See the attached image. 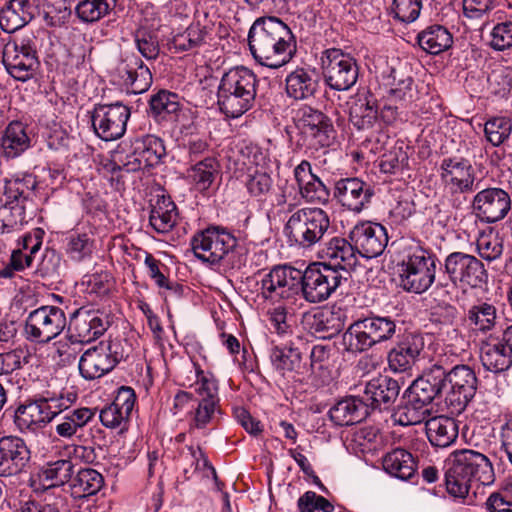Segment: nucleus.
<instances>
[{"instance_id": "obj_1", "label": "nucleus", "mask_w": 512, "mask_h": 512, "mask_svg": "<svg viewBox=\"0 0 512 512\" xmlns=\"http://www.w3.org/2000/svg\"><path fill=\"white\" fill-rule=\"evenodd\" d=\"M248 44L254 59L273 69L286 65L296 52L292 31L277 17L256 19L248 33Z\"/></svg>"}, {"instance_id": "obj_2", "label": "nucleus", "mask_w": 512, "mask_h": 512, "mask_svg": "<svg viewBox=\"0 0 512 512\" xmlns=\"http://www.w3.org/2000/svg\"><path fill=\"white\" fill-rule=\"evenodd\" d=\"M444 478L447 493L464 500L474 484L492 485L495 473L486 455L472 449H460L446 459Z\"/></svg>"}, {"instance_id": "obj_3", "label": "nucleus", "mask_w": 512, "mask_h": 512, "mask_svg": "<svg viewBox=\"0 0 512 512\" xmlns=\"http://www.w3.org/2000/svg\"><path fill=\"white\" fill-rule=\"evenodd\" d=\"M257 85V76L249 68H230L222 75L217 90L220 111L229 118L242 116L254 105Z\"/></svg>"}, {"instance_id": "obj_4", "label": "nucleus", "mask_w": 512, "mask_h": 512, "mask_svg": "<svg viewBox=\"0 0 512 512\" xmlns=\"http://www.w3.org/2000/svg\"><path fill=\"white\" fill-rule=\"evenodd\" d=\"M397 330L400 327L393 317L372 314L350 324L341 336L340 349L343 353L355 356L391 340Z\"/></svg>"}, {"instance_id": "obj_5", "label": "nucleus", "mask_w": 512, "mask_h": 512, "mask_svg": "<svg viewBox=\"0 0 512 512\" xmlns=\"http://www.w3.org/2000/svg\"><path fill=\"white\" fill-rule=\"evenodd\" d=\"M289 204L288 217L283 232L291 246L312 249L331 231L330 215L318 207H303L293 211Z\"/></svg>"}, {"instance_id": "obj_6", "label": "nucleus", "mask_w": 512, "mask_h": 512, "mask_svg": "<svg viewBox=\"0 0 512 512\" xmlns=\"http://www.w3.org/2000/svg\"><path fill=\"white\" fill-rule=\"evenodd\" d=\"M436 262L431 252L419 246L409 248L398 264L403 289L416 294L426 292L435 281Z\"/></svg>"}, {"instance_id": "obj_7", "label": "nucleus", "mask_w": 512, "mask_h": 512, "mask_svg": "<svg viewBox=\"0 0 512 512\" xmlns=\"http://www.w3.org/2000/svg\"><path fill=\"white\" fill-rule=\"evenodd\" d=\"M296 126L300 141L310 155L319 150L325 153L335 140L336 131L331 119L311 106L305 105L297 110Z\"/></svg>"}, {"instance_id": "obj_8", "label": "nucleus", "mask_w": 512, "mask_h": 512, "mask_svg": "<svg viewBox=\"0 0 512 512\" xmlns=\"http://www.w3.org/2000/svg\"><path fill=\"white\" fill-rule=\"evenodd\" d=\"M296 126L300 141L310 155L319 150L325 153L335 140L336 131L331 119L311 106L305 105L297 110Z\"/></svg>"}, {"instance_id": "obj_9", "label": "nucleus", "mask_w": 512, "mask_h": 512, "mask_svg": "<svg viewBox=\"0 0 512 512\" xmlns=\"http://www.w3.org/2000/svg\"><path fill=\"white\" fill-rule=\"evenodd\" d=\"M301 271L288 265L274 266L260 280V295L273 303H288L289 307L301 301Z\"/></svg>"}, {"instance_id": "obj_10", "label": "nucleus", "mask_w": 512, "mask_h": 512, "mask_svg": "<svg viewBox=\"0 0 512 512\" xmlns=\"http://www.w3.org/2000/svg\"><path fill=\"white\" fill-rule=\"evenodd\" d=\"M347 281V276L323 263L309 265L301 272L300 297L301 301L320 303L327 300L341 285Z\"/></svg>"}, {"instance_id": "obj_11", "label": "nucleus", "mask_w": 512, "mask_h": 512, "mask_svg": "<svg viewBox=\"0 0 512 512\" xmlns=\"http://www.w3.org/2000/svg\"><path fill=\"white\" fill-rule=\"evenodd\" d=\"M321 68L326 85L336 91L351 89L359 77V66L356 59L337 48L323 51Z\"/></svg>"}, {"instance_id": "obj_12", "label": "nucleus", "mask_w": 512, "mask_h": 512, "mask_svg": "<svg viewBox=\"0 0 512 512\" xmlns=\"http://www.w3.org/2000/svg\"><path fill=\"white\" fill-rule=\"evenodd\" d=\"M66 325V315L60 307L44 305L28 314L24 334L29 341L48 343L59 336Z\"/></svg>"}, {"instance_id": "obj_13", "label": "nucleus", "mask_w": 512, "mask_h": 512, "mask_svg": "<svg viewBox=\"0 0 512 512\" xmlns=\"http://www.w3.org/2000/svg\"><path fill=\"white\" fill-rule=\"evenodd\" d=\"M236 244V238L229 231L215 226L197 232L191 239L195 257L210 265L219 264Z\"/></svg>"}, {"instance_id": "obj_14", "label": "nucleus", "mask_w": 512, "mask_h": 512, "mask_svg": "<svg viewBox=\"0 0 512 512\" xmlns=\"http://www.w3.org/2000/svg\"><path fill=\"white\" fill-rule=\"evenodd\" d=\"M444 271L451 283L458 288H481L487 283L488 273L484 264L475 256L450 253L444 261Z\"/></svg>"}, {"instance_id": "obj_15", "label": "nucleus", "mask_w": 512, "mask_h": 512, "mask_svg": "<svg viewBox=\"0 0 512 512\" xmlns=\"http://www.w3.org/2000/svg\"><path fill=\"white\" fill-rule=\"evenodd\" d=\"M449 390L446 392L445 403L451 413L459 414L465 410L474 398L478 379L474 370L468 365H456L446 369Z\"/></svg>"}, {"instance_id": "obj_16", "label": "nucleus", "mask_w": 512, "mask_h": 512, "mask_svg": "<svg viewBox=\"0 0 512 512\" xmlns=\"http://www.w3.org/2000/svg\"><path fill=\"white\" fill-rule=\"evenodd\" d=\"M512 207L510 194L500 187H487L477 191L471 200L472 214L482 223L502 221Z\"/></svg>"}, {"instance_id": "obj_17", "label": "nucleus", "mask_w": 512, "mask_h": 512, "mask_svg": "<svg viewBox=\"0 0 512 512\" xmlns=\"http://www.w3.org/2000/svg\"><path fill=\"white\" fill-rule=\"evenodd\" d=\"M130 109L120 103L95 106L91 121L96 135L104 141L122 137L126 131Z\"/></svg>"}, {"instance_id": "obj_18", "label": "nucleus", "mask_w": 512, "mask_h": 512, "mask_svg": "<svg viewBox=\"0 0 512 512\" xmlns=\"http://www.w3.org/2000/svg\"><path fill=\"white\" fill-rule=\"evenodd\" d=\"M2 62L9 75L22 82L32 78L38 67L36 50L28 39L8 42L3 49Z\"/></svg>"}, {"instance_id": "obj_19", "label": "nucleus", "mask_w": 512, "mask_h": 512, "mask_svg": "<svg viewBox=\"0 0 512 512\" xmlns=\"http://www.w3.org/2000/svg\"><path fill=\"white\" fill-rule=\"evenodd\" d=\"M109 325L105 312L81 307L70 318L69 339L72 343H89L103 335Z\"/></svg>"}, {"instance_id": "obj_20", "label": "nucleus", "mask_w": 512, "mask_h": 512, "mask_svg": "<svg viewBox=\"0 0 512 512\" xmlns=\"http://www.w3.org/2000/svg\"><path fill=\"white\" fill-rule=\"evenodd\" d=\"M440 170L444 186L452 196L472 193L479 189V182H475V171L464 159H444Z\"/></svg>"}, {"instance_id": "obj_21", "label": "nucleus", "mask_w": 512, "mask_h": 512, "mask_svg": "<svg viewBox=\"0 0 512 512\" xmlns=\"http://www.w3.org/2000/svg\"><path fill=\"white\" fill-rule=\"evenodd\" d=\"M349 238L354 243L357 253L364 258L380 256L388 244L386 228L371 221L357 223L351 229Z\"/></svg>"}, {"instance_id": "obj_22", "label": "nucleus", "mask_w": 512, "mask_h": 512, "mask_svg": "<svg viewBox=\"0 0 512 512\" xmlns=\"http://www.w3.org/2000/svg\"><path fill=\"white\" fill-rule=\"evenodd\" d=\"M30 463L31 451L22 438H0V477H12L26 472Z\"/></svg>"}, {"instance_id": "obj_23", "label": "nucleus", "mask_w": 512, "mask_h": 512, "mask_svg": "<svg viewBox=\"0 0 512 512\" xmlns=\"http://www.w3.org/2000/svg\"><path fill=\"white\" fill-rule=\"evenodd\" d=\"M114 344L100 342L87 349L79 360L80 374L88 380L100 378L110 372L118 363L119 357Z\"/></svg>"}, {"instance_id": "obj_24", "label": "nucleus", "mask_w": 512, "mask_h": 512, "mask_svg": "<svg viewBox=\"0 0 512 512\" xmlns=\"http://www.w3.org/2000/svg\"><path fill=\"white\" fill-rule=\"evenodd\" d=\"M114 77L119 84L134 94L147 91L152 83L149 68L135 54H128L117 63Z\"/></svg>"}, {"instance_id": "obj_25", "label": "nucleus", "mask_w": 512, "mask_h": 512, "mask_svg": "<svg viewBox=\"0 0 512 512\" xmlns=\"http://www.w3.org/2000/svg\"><path fill=\"white\" fill-rule=\"evenodd\" d=\"M373 195V187L357 177L342 178L335 183V198L342 207L353 212H361Z\"/></svg>"}, {"instance_id": "obj_26", "label": "nucleus", "mask_w": 512, "mask_h": 512, "mask_svg": "<svg viewBox=\"0 0 512 512\" xmlns=\"http://www.w3.org/2000/svg\"><path fill=\"white\" fill-rule=\"evenodd\" d=\"M357 254L351 240L338 236L331 238L318 252L323 265L342 272L343 276L348 275L349 270L355 266Z\"/></svg>"}, {"instance_id": "obj_27", "label": "nucleus", "mask_w": 512, "mask_h": 512, "mask_svg": "<svg viewBox=\"0 0 512 512\" xmlns=\"http://www.w3.org/2000/svg\"><path fill=\"white\" fill-rule=\"evenodd\" d=\"M135 401L136 395L131 387H120L113 402L100 411L99 418L103 426L119 428L121 431L126 429Z\"/></svg>"}, {"instance_id": "obj_28", "label": "nucleus", "mask_w": 512, "mask_h": 512, "mask_svg": "<svg viewBox=\"0 0 512 512\" xmlns=\"http://www.w3.org/2000/svg\"><path fill=\"white\" fill-rule=\"evenodd\" d=\"M446 384V368L440 362H436L414 380L406 391L430 406L432 401L442 393Z\"/></svg>"}, {"instance_id": "obj_29", "label": "nucleus", "mask_w": 512, "mask_h": 512, "mask_svg": "<svg viewBox=\"0 0 512 512\" xmlns=\"http://www.w3.org/2000/svg\"><path fill=\"white\" fill-rule=\"evenodd\" d=\"M424 348L423 337L408 333L388 353V364L394 372H404L415 364Z\"/></svg>"}, {"instance_id": "obj_30", "label": "nucleus", "mask_w": 512, "mask_h": 512, "mask_svg": "<svg viewBox=\"0 0 512 512\" xmlns=\"http://www.w3.org/2000/svg\"><path fill=\"white\" fill-rule=\"evenodd\" d=\"M307 349V342L301 334L293 335L283 346H275L271 349L270 361L272 366L281 375L300 368L302 355Z\"/></svg>"}, {"instance_id": "obj_31", "label": "nucleus", "mask_w": 512, "mask_h": 512, "mask_svg": "<svg viewBox=\"0 0 512 512\" xmlns=\"http://www.w3.org/2000/svg\"><path fill=\"white\" fill-rule=\"evenodd\" d=\"M400 392L399 382L388 376L373 378L366 385L361 397L367 409L388 408L397 399Z\"/></svg>"}, {"instance_id": "obj_32", "label": "nucleus", "mask_w": 512, "mask_h": 512, "mask_svg": "<svg viewBox=\"0 0 512 512\" xmlns=\"http://www.w3.org/2000/svg\"><path fill=\"white\" fill-rule=\"evenodd\" d=\"M73 473L74 465L71 460L58 459L41 466L31 476L30 485L34 489L59 487L69 482Z\"/></svg>"}, {"instance_id": "obj_33", "label": "nucleus", "mask_w": 512, "mask_h": 512, "mask_svg": "<svg viewBox=\"0 0 512 512\" xmlns=\"http://www.w3.org/2000/svg\"><path fill=\"white\" fill-rule=\"evenodd\" d=\"M294 178L301 196L307 202L325 203L329 200V190L322 180L312 172L311 164L302 160L294 168Z\"/></svg>"}, {"instance_id": "obj_34", "label": "nucleus", "mask_w": 512, "mask_h": 512, "mask_svg": "<svg viewBox=\"0 0 512 512\" xmlns=\"http://www.w3.org/2000/svg\"><path fill=\"white\" fill-rule=\"evenodd\" d=\"M480 359L483 367L491 372L500 373L512 367V350L501 338L489 337L480 347Z\"/></svg>"}, {"instance_id": "obj_35", "label": "nucleus", "mask_w": 512, "mask_h": 512, "mask_svg": "<svg viewBox=\"0 0 512 512\" xmlns=\"http://www.w3.org/2000/svg\"><path fill=\"white\" fill-rule=\"evenodd\" d=\"M14 422L21 432H35L50 423L51 420L43 399L39 398L20 404L15 410Z\"/></svg>"}, {"instance_id": "obj_36", "label": "nucleus", "mask_w": 512, "mask_h": 512, "mask_svg": "<svg viewBox=\"0 0 512 512\" xmlns=\"http://www.w3.org/2000/svg\"><path fill=\"white\" fill-rule=\"evenodd\" d=\"M369 415L366 402L361 397L350 396L338 401L330 410L329 416L338 426L358 423Z\"/></svg>"}, {"instance_id": "obj_37", "label": "nucleus", "mask_w": 512, "mask_h": 512, "mask_svg": "<svg viewBox=\"0 0 512 512\" xmlns=\"http://www.w3.org/2000/svg\"><path fill=\"white\" fill-rule=\"evenodd\" d=\"M425 431L432 446L446 448L451 446L458 437L457 422L447 416H435L426 420Z\"/></svg>"}, {"instance_id": "obj_38", "label": "nucleus", "mask_w": 512, "mask_h": 512, "mask_svg": "<svg viewBox=\"0 0 512 512\" xmlns=\"http://www.w3.org/2000/svg\"><path fill=\"white\" fill-rule=\"evenodd\" d=\"M95 250V238L92 230L74 229L65 238V253L76 263L85 262L92 258Z\"/></svg>"}, {"instance_id": "obj_39", "label": "nucleus", "mask_w": 512, "mask_h": 512, "mask_svg": "<svg viewBox=\"0 0 512 512\" xmlns=\"http://www.w3.org/2000/svg\"><path fill=\"white\" fill-rule=\"evenodd\" d=\"M430 416V406L405 391L402 404L394 412L393 419L401 426H410L426 423Z\"/></svg>"}, {"instance_id": "obj_40", "label": "nucleus", "mask_w": 512, "mask_h": 512, "mask_svg": "<svg viewBox=\"0 0 512 512\" xmlns=\"http://www.w3.org/2000/svg\"><path fill=\"white\" fill-rule=\"evenodd\" d=\"M286 93L294 100H307L315 96L319 79L313 71L296 69L286 77Z\"/></svg>"}, {"instance_id": "obj_41", "label": "nucleus", "mask_w": 512, "mask_h": 512, "mask_svg": "<svg viewBox=\"0 0 512 512\" xmlns=\"http://www.w3.org/2000/svg\"><path fill=\"white\" fill-rule=\"evenodd\" d=\"M36 179L32 174H16L5 179V201L12 204L23 205L27 209L32 203V196L36 188Z\"/></svg>"}, {"instance_id": "obj_42", "label": "nucleus", "mask_w": 512, "mask_h": 512, "mask_svg": "<svg viewBox=\"0 0 512 512\" xmlns=\"http://www.w3.org/2000/svg\"><path fill=\"white\" fill-rule=\"evenodd\" d=\"M26 126L20 121H12L3 131L0 147L6 158H16L25 152L31 144Z\"/></svg>"}, {"instance_id": "obj_43", "label": "nucleus", "mask_w": 512, "mask_h": 512, "mask_svg": "<svg viewBox=\"0 0 512 512\" xmlns=\"http://www.w3.org/2000/svg\"><path fill=\"white\" fill-rule=\"evenodd\" d=\"M177 219V207L169 197L161 196L152 205L149 224L157 233L170 232L176 225Z\"/></svg>"}, {"instance_id": "obj_44", "label": "nucleus", "mask_w": 512, "mask_h": 512, "mask_svg": "<svg viewBox=\"0 0 512 512\" xmlns=\"http://www.w3.org/2000/svg\"><path fill=\"white\" fill-rule=\"evenodd\" d=\"M96 409L81 407L64 414L55 425V433L64 439H72L78 431L91 422Z\"/></svg>"}, {"instance_id": "obj_45", "label": "nucleus", "mask_w": 512, "mask_h": 512, "mask_svg": "<svg viewBox=\"0 0 512 512\" xmlns=\"http://www.w3.org/2000/svg\"><path fill=\"white\" fill-rule=\"evenodd\" d=\"M384 470L401 480H408L416 472V462L412 454L405 449L397 448L388 452L382 460Z\"/></svg>"}, {"instance_id": "obj_46", "label": "nucleus", "mask_w": 512, "mask_h": 512, "mask_svg": "<svg viewBox=\"0 0 512 512\" xmlns=\"http://www.w3.org/2000/svg\"><path fill=\"white\" fill-rule=\"evenodd\" d=\"M349 117L358 130L372 128L379 119L375 101L366 96L357 97L349 107Z\"/></svg>"}, {"instance_id": "obj_47", "label": "nucleus", "mask_w": 512, "mask_h": 512, "mask_svg": "<svg viewBox=\"0 0 512 512\" xmlns=\"http://www.w3.org/2000/svg\"><path fill=\"white\" fill-rule=\"evenodd\" d=\"M419 46L427 53L437 55L452 45L451 33L441 25H432L417 36Z\"/></svg>"}, {"instance_id": "obj_48", "label": "nucleus", "mask_w": 512, "mask_h": 512, "mask_svg": "<svg viewBox=\"0 0 512 512\" xmlns=\"http://www.w3.org/2000/svg\"><path fill=\"white\" fill-rule=\"evenodd\" d=\"M497 308L484 301L472 305L466 314L469 327L475 332L487 333L491 331L497 322Z\"/></svg>"}, {"instance_id": "obj_49", "label": "nucleus", "mask_w": 512, "mask_h": 512, "mask_svg": "<svg viewBox=\"0 0 512 512\" xmlns=\"http://www.w3.org/2000/svg\"><path fill=\"white\" fill-rule=\"evenodd\" d=\"M219 164L214 157H205L187 170V179L199 192L210 188L218 173Z\"/></svg>"}, {"instance_id": "obj_50", "label": "nucleus", "mask_w": 512, "mask_h": 512, "mask_svg": "<svg viewBox=\"0 0 512 512\" xmlns=\"http://www.w3.org/2000/svg\"><path fill=\"white\" fill-rule=\"evenodd\" d=\"M149 107L156 121L173 120L180 111L179 97L175 93L161 90L151 96Z\"/></svg>"}, {"instance_id": "obj_51", "label": "nucleus", "mask_w": 512, "mask_h": 512, "mask_svg": "<svg viewBox=\"0 0 512 512\" xmlns=\"http://www.w3.org/2000/svg\"><path fill=\"white\" fill-rule=\"evenodd\" d=\"M103 476L92 468L81 469L72 481L73 494L85 498L97 494L103 487Z\"/></svg>"}, {"instance_id": "obj_52", "label": "nucleus", "mask_w": 512, "mask_h": 512, "mask_svg": "<svg viewBox=\"0 0 512 512\" xmlns=\"http://www.w3.org/2000/svg\"><path fill=\"white\" fill-rule=\"evenodd\" d=\"M116 0H83L75 8L79 19L93 23L107 16L115 7Z\"/></svg>"}, {"instance_id": "obj_53", "label": "nucleus", "mask_w": 512, "mask_h": 512, "mask_svg": "<svg viewBox=\"0 0 512 512\" xmlns=\"http://www.w3.org/2000/svg\"><path fill=\"white\" fill-rule=\"evenodd\" d=\"M135 142L146 168L160 164L166 155L163 140L154 135H147L142 139H137Z\"/></svg>"}, {"instance_id": "obj_54", "label": "nucleus", "mask_w": 512, "mask_h": 512, "mask_svg": "<svg viewBox=\"0 0 512 512\" xmlns=\"http://www.w3.org/2000/svg\"><path fill=\"white\" fill-rule=\"evenodd\" d=\"M27 222L26 208L23 205L4 201L0 205V233H10Z\"/></svg>"}, {"instance_id": "obj_55", "label": "nucleus", "mask_w": 512, "mask_h": 512, "mask_svg": "<svg viewBox=\"0 0 512 512\" xmlns=\"http://www.w3.org/2000/svg\"><path fill=\"white\" fill-rule=\"evenodd\" d=\"M406 146L402 141H395L394 144L385 152L379 162L381 172L387 174H396L402 171L408 164V154Z\"/></svg>"}, {"instance_id": "obj_56", "label": "nucleus", "mask_w": 512, "mask_h": 512, "mask_svg": "<svg viewBox=\"0 0 512 512\" xmlns=\"http://www.w3.org/2000/svg\"><path fill=\"white\" fill-rule=\"evenodd\" d=\"M332 346L328 344H316L310 352V369L312 375L319 377L322 382L331 379L330 358Z\"/></svg>"}, {"instance_id": "obj_57", "label": "nucleus", "mask_w": 512, "mask_h": 512, "mask_svg": "<svg viewBox=\"0 0 512 512\" xmlns=\"http://www.w3.org/2000/svg\"><path fill=\"white\" fill-rule=\"evenodd\" d=\"M511 133L512 123L507 117H492L484 124L485 138L494 147L504 144L510 138Z\"/></svg>"}, {"instance_id": "obj_58", "label": "nucleus", "mask_w": 512, "mask_h": 512, "mask_svg": "<svg viewBox=\"0 0 512 512\" xmlns=\"http://www.w3.org/2000/svg\"><path fill=\"white\" fill-rule=\"evenodd\" d=\"M333 317L330 313L324 311H317L308 313L304 316V323L313 334H318L319 337H331L333 334L340 331V324H331Z\"/></svg>"}, {"instance_id": "obj_59", "label": "nucleus", "mask_w": 512, "mask_h": 512, "mask_svg": "<svg viewBox=\"0 0 512 512\" xmlns=\"http://www.w3.org/2000/svg\"><path fill=\"white\" fill-rule=\"evenodd\" d=\"M144 263L148 269V275L154 280L159 288L166 289L171 294L180 297L183 294V286L177 282L170 281L161 271V266L165 267L161 262L153 257L152 254L147 253Z\"/></svg>"}, {"instance_id": "obj_60", "label": "nucleus", "mask_w": 512, "mask_h": 512, "mask_svg": "<svg viewBox=\"0 0 512 512\" xmlns=\"http://www.w3.org/2000/svg\"><path fill=\"white\" fill-rule=\"evenodd\" d=\"M503 240L493 231L482 232L477 238V251L481 258L492 262L501 257L503 253Z\"/></svg>"}, {"instance_id": "obj_61", "label": "nucleus", "mask_w": 512, "mask_h": 512, "mask_svg": "<svg viewBox=\"0 0 512 512\" xmlns=\"http://www.w3.org/2000/svg\"><path fill=\"white\" fill-rule=\"evenodd\" d=\"M23 8L22 0H12L0 12V27L7 33H12L26 24V18L19 13Z\"/></svg>"}, {"instance_id": "obj_62", "label": "nucleus", "mask_w": 512, "mask_h": 512, "mask_svg": "<svg viewBox=\"0 0 512 512\" xmlns=\"http://www.w3.org/2000/svg\"><path fill=\"white\" fill-rule=\"evenodd\" d=\"M204 42V32L198 26H190L183 33L177 34L171 41L170 49L184 52L201 46Z\"/></svg>"}, {"instance_id": "obj_63", "label": "nucleus", "mask_w": 512, "mask_h": 512, "mask_svg": "<svg viewBox=\"0 0 512 512\" xmlns=\"http://www.w3.org/2000/svg\"><path fill=\"white\" fill-rule=\"evenodd\" d=\"M31 354L25 347H17L11 351L0 353V375L11 374L29 362Z\"/></svg>"}, {"instance_id": "obj_64", "label": "nucleus", "mask_w": 512, "mask_h": 512, "mask_svg": "<svg viewBox=\"0 0 512 512\" xmlns=\"http://www.w3.org/2000/svg\"><path fill=\"white\" fill-rule=\"evenodd\" d=\"M134 41L140 54L147 60H155L160 52L157 35L146 29H138L134 35Z\"/></svg>"}]
</instances>
